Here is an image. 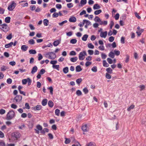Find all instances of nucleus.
<instances>
[{
    "label": "nucleus",
    "instance_id": "1",
    "mask_svg": "<svg viewBox=\"0 0 146 146\" xmlns=\"http://www.w3.org/2000/svg\"><path fill=\"white\" fill-rule=\"evenodd\" d=\"M15 112L13 111H9L7 115V119L10 120L12 119L14 117Z\"/></svg>",
    "mask_w": 146,
    "mask_h": 146
},
{
    "label": "nucleus",
    "instance_id": "2",
    "mask_svg": "<svg viewBox=\"0 0 146 146\" xmlns=\"http://www.w3.org/2000/svg\"><path fill=\"white\" fill-rule=\"evenodd\" d=\"M0 29L4 32L6 33L8 31L9 28L7 24L4 23L0 25Z\"/></svg>",
    "mask_w": 146,
    "mask_h": 146
},
{
    "label": "nucleus",
    "instance_id": "3",
    "mask_svg": "<svg viewBox=\"0 0 146 146\" xmlns=\"http://www.w3.org/2000/svg\"><path fill=\"white\" fill-rule=\"evenodd\" d=\"M20 136V133L18 132H15L12 133L11 134L12 137L14 140H17L19 138Z\"/></svg>",
    "mask_w": 146,
    "mask_h": 146
},
{
    "label": "nucleus",
    "instance_id": "4",
    "mask_svg": "<svg viewBox=\"0 0 146 146\" xmlns=\"http://www.w3.org/2000/svg\"><path fill=\"white\" fill-rule=\"evenodd\" d=\"M49 55L48 59H54L56 57L55 53L53 52H49L46 54V55Z\"/></svg>",
    "mask_w": 146,
    "mask_h": 146
},
{
    "label": "nucleus",
    "instance_id": "5",
    "mask_svg": "<svg viewBox=\"0 0 146 146\" xmlns=\"http://www.w3.org/2000/svg\"><path fill=\"white\" fill-rule=\"evenodd\" d=\"M16 5V3L13 2L9 6L8 9L9 11H12L15 8Z\"/></svg>",
    "mask_w": 146,
    "mask_h": 146
},
{
    "label": "nucleus",
    "instance_id": "6",
    "mask_svg": "<svg viewBox=\"0 0 146 146\" xmlns=\"http://www.w3.org/2000/svg\"><path fill=\"white\" fill-rule=\"evenodd\" d=\"M81 128L83 131L87 132L89 130L90 125L87 124H85L82 126Z\"/></svg>",
    "mask_w": 146,
    "mask_h": 146
},
{
    "label": "nucleus",
    "instance_id": "7",
    "mask_svg": "<svg viewBox=\"0 0 146 146\" xmlns=\"http://www.w3.org/2000/svg\"><path fill=\"white\" fill-rule=\"evenodd\" d=\"M86 55V52L84 51L83 52H80L79 55V59L80 60H83L84 58H83L85 55Z\"/></svg>",
    "mask_w": 146,
    "mask_h": 146
},
{
    "label": "nucleus",
    "instance_id": "8",
    "mask_svg": "<svg viewBox=\"0 0 146 146\" xmlns=\"http://www.w3.org/2000/svg\"><path fill=\"white\" fill-rule=\"evenodd\" d=\"M22 99V97L21 95H17L14 98L13 100H15L16 102H20Z\"/></svg>",
    "mask_w": 146,
    "mask_h": 146
},
{
    "label": "nucleus",
    "instance_id": "9",
    "mask_svg": "<svg viewBox=\"0 0 146 146\" xmlns=\"http://www.w3.org/2000/svg\"><path fill=\"white\" fill-rule=\"evenodd\" d=\"M36 128L37 129L40 131V133L42 134H44L45 133V131L44 129H42V126L39 124H38L36 126Z\"/></svg>",
    "mask_w": 146,
    "mask_h": 146
},
{
    "label": "nucleus",
    "instance_id": "10",
    "mask_svg": "<svg viewBox=\"0 0 146 146\" xmlns=\"http://www.w3.org/2000/svg\"><path fill=\"white\" fill-rule=\"evenodd\" d=\"M42 108L41 105H37L35 107H33L32 108V109L35 111H39Z\"/></svg>",
    "mask_w": 146,
    "mask_h": 146
},
{
    "label": "nucleus",
    "instance_id": "11",
    "mask_svg": "<svg viewBox=\"0 0 146 146\" xmlns=\"http://www.w3.org/2000/svg\"><path fill=\"white\" fill-rule=\"evenodd\" d=\"M107 32L106 31L104 32H101L100 36L101 37L105 38L107 35Z\"/></svg>",
    "mask_w": 146,
    "mask_h": 146
},
{
    "label": "nucleus",
    "instance_id": "12",
    "mask_svg": "<svg viewBox=\"0 0 146 146\" xmlns=\"http://www.w3.org/2000/svg\"><path fill=\"white\" fill-rule=\"evenodd\" d=\"M69 21L71 22H75L76 21V18L74 16H72L69 19Z\"/></svg>",
    "mask_w": 146,
    "mask_h": 146
},
{
    "label": "nucleus",
    "instance_id": "13",
    "mask_svg": "<svg viewBox=\"0 0 146 146\" xmlns=\"http://www.w3.org/2000/svg\"><path fill=\"white\" fill-rule=\"evenodd\" d=\"M38 68L36 66H35L32 68L31 73L32 74H34L36 72Z\"/></svg>",
    "mask_w": 146,
    "mask_h": 146
},
{
    "label": "nucleus",
    "instance_id": "14",
    "mask_svg": "<svg viewBox=\"0 0 146 146\" xmlns=\"http://www.w3.org/2000/svg\"><path fill=\"white\" fill-rule=\"evenodd\" d=\"M28 48V46L25 45H23L21 47V49L23 51H26Z\"/></svg>",
    "mask_w": 146,
    "mask_h": 146
},
{
    "label": "nucleus",
    "instance_id": "15",
    "mask_svg": "<svg viewBox=\"0 0 146 146\" xmlns=\"http://www.w3.org/2000/svg\"><path fill=\"white\" fill-rule=\"evenodd\" d=\"M60 42V40H59L55 41L53 43V45L54 46H56L59 44Z\"/></svg>",
    "mask_w": 146,
    "mask_h": 146
},
{
    "label": "nucleus",
    "instance_id": "16",
    "mask_svg": "<svg viewBox=\"0 0 146 146\" xmlns=\"http://www.w3.org/2000/svg\"><path fill=\"white\" fill-rule=\"evenodd\" d=\"M82 70V69L81 68L80 66V65H78L76 67V72H80Z\"/></svg>",
    "mask_w": 146,
    "mask_h": 146
},
{
    "label": "nucleus",
    "instance_id": "17",
    "mask_svg": "<svg viewBox=\"0 0 146 146\" xmlns=\"http://www.w3.org/2000/svg\"><path fill=\"white\" fill-rule=\"evenodd\" d=\"M47 100L46 99H44L42 102V104L43 106H46L47 102Z\"/></svg>",
    "mask_w": 146,
    "mask_h": 146
},
{
    "label": "nucleus",
    "instance_id": "18",
    "mask_svg": "<svg viewBox=\"0 0 146 146\" xmlns=\"http://www.w3.org/2000/svg\"><path fill=\"white\" fill-rule=\"evenodd\" d=\"M100 7V6L98 4H96L94 5L93 8L94 10H96L99 9Z\"/></svg>",
    "mask_w": 146,
    "mask_h": 146
},
{
    "label": "nucleus",
    "instance_id": "19",
    "mask_svg": "<svg viewBox=\"0 0 146 146\" xmlns=\"http://www.w3.org/2000/svg\"><path fill=\"white\" fill-rule=\"evenodd\" d=\"M48 105L49 107L52 108L54 104L52 100H50L48 102Z\"/></svg>",
    "mask_w": 146,
    "mask_h": 146
},
{
    "label": "nucleus",
    "instance_id": "20",
    "mask_svg": "<svg viewBox=\"0 0 146 146\" xmlns=\"http://www.w3.org/2000/svg\"><path fill=\"white\" fill-rule=\"evenodd\" d=\"M11 17H6L5 19V21L7 23H9L10 22Z\"/></svg>",
    "mask_w": 146,
    "mask_h": 146
},
{
    "label": "nucleus",
    "instance_id": "21",
    "mask_svg": "<svg viewBox=\"0 0 146 146\" xmlns=\"http://www.w3.org/2000/svg\"><path fill=\"white\" fill-rule=\"evenodd\" d=\"M106 71L107 72V73L110 74H112L113 72L112 70L110 67L106 68Z\"/></svg>",
    "mask_w": 146,
    "mask_h": 146
},
{
    "label": "nucleus",
    "instance_id": "22",
    "mask_svg": "<svg viewBox=\"0 0 146 146\" xmlns=\"http://www.w3.org/2000/svg\"><path fill=\"white\" fill-rule=\"evenodd\" d=\"M43 24L44 25L47 26L48 25V23H49V21L46 19H45L43 21Z\"/></svg>",
    "mask_w": 146,
    "mask_h": 146
},
{
    "label": "nucleus",
    "instance_id": "23",
    "mask_svg": "<svg viewBox=\"0 0 146 146\" xmlns=\"http://www.w3.org/2000/svg\"><path fill=\"white\" fill-rule=\"evenodd\" d=\"M13 42H11L9 43L5 44V47L6 48H9L11 46H12L13 45Z\"/></svg>",
    "mask_w": 146,
    "mask_h": 146
},
{
    "label": "nucleus",
    "instance_id": "24",
    "mask_svg": "<svg viewBox=\"0 0 146 146\" xmlns=\"http://www.w3.org/2000/svg\"><path fill=\"white\" fill-rule=\"evenodd\" d=\"M88 37V35L87 34L84 35L82 38V40L84 41H86L87 40Z\"/></svg>",
    "mask_w": 146,
    "mask_h": 146
},
{
    "label": "nucleus",
    "instance_id": "25",
    "mask_svg": "<svg viewBox=\"0 0 146 146\" xmlns=\"http://www.w3.org/2000/svg\"><path fill=\"white\" fill-rule=\"evenodd\" d=\"M103 66L105 67H108L109 66V64L106 62V60H103Z\"/></svg>",
    "mask_w": 146,
    "mask_h": 146
},
{
    "label": "nucleus",
    "instance_id": "26",
    "mask_svg": "<svg viewBox=\"0 0 146 146\" xmlns=\"http://www.w3.org/2000/svg\"><path fill=\"white\" fill-rule=\"evenodd\" d=\"M140 27L139 26H138L137 27V31L136 32V33L137 34V36H140L141 33L140 31H140Z\"/></svg>",
    "mask_w": 146,
    "mask_h": 146
},
{
    "label": "nucleus",
    "instance_id": "27",
    "mask_svg": "<svg viewBox=\"0 0 146 146\" xmlns=\"http://www.w3.org/2000/svg\"><path fill=\"white\" fill-rule=\"evenodd\" d=\"M8 69V68H7L6 66L3 65L1 67V70L2 71H4Z\"/></svg>",
    "mask_w": 146,
    "mask_h": 146
},
{
    "label": "nucleus",
    "instance_id": "28",
    "mask_svg": "<svg viewBox=\"0 0 146 146\" xmlns=\"http://www.w3.org/2000/svg\"><path fill=\"white\" fill-rule=\"evenodd\" d=\"M78 59V57H72L70 58V60L72 62H75Z\"/></svg>",
    "mask_w": 146,
    "mask_h": 146
},
{
    "label": "nucleus",
    "instance_id": "29",
    "mask_svg": "<svg viewBox=\"0 0 146 146\" xmlns=\"http://www.w3.org/2000/svg\"><path fill=\"white\" fill-rule=\"evenodd\" d=\"M83 21L85 22V23H86V25L88 26L89 25H92L91 22L88 20H87L86 19H84L83 20Z\"/></svg>",
    "mask_w": 146,
    "mask_h": 146
},
{
    "label": "nucleus",
    "instance_id": "30",
    "mask_svg": "<svg viewBox=\"0 0 146 146\" xmlns=\"http://www.w3.org/2000/svg\"><path fill=\"white\" fill-rule=\"evenodd\" d=\"M134 107L135 106L133 105H132L127 108V110L128 111H129L133 109Z\"/></svg>",
    "mask_w": 146,
    "mask_h": 146
},
{
    "label": "nucleus",
    "instance_id": "31",
    "mask_svg": "<svg viewBox=\"0 0 146 146\" xmlns=\"http://www.w3.org/2000/svg\"><path fill=\"white\" fill-rule=\"evenodd\" d=\"M109 56L111 57L112 58H113L114 57V54L112 52H110L109 54Z\"/></svg>",
    "mask_w": 146,
    "mask_h": 146
},
{
    "label": "nucleus",
    "instance_id": "32",
    "mask_svg": "<svg viewBox=\"0 0 146 146\" xmlns=\"http://www.w3.org/2000/svg\"><path fill=\"white\" fill-rule=\"evenodd\" d=\"M63 72L65 74H66L68 72V68L67 67L64 68L63 69Z\"/></svg>",
    "mask_w": 146,
    "mask_h": 146
},
{
    "label": "nucleus",
    "instance_id": "33",
    "mask_svg": "<svg viewBox=\"0 0 146 146\" xmlns=\"http://www.w3.org/2000/svg\"><path fill=\"white\" fill-rule=\"evenodd\" d=\"M29 52L30 54H35L36 53V51L35 50L31 49L29 51Z\"/></svg>",
    "mask_w": 146,
    "mask_h": 146
},
{
    "label": "nucleus",
    "instance_id": "34",
    "mask_svg": "<svg viewBox=\"0 0 146 146\" xmlns=\"http://www.w3.org/2000/svg\"><path fill=\"white\" fill-rule=\"evenodd\" d=\"M47 89L49 90L50 91V94L52 95L53 94V88L52 86H50V87L47 88Z\"/></svg>",
    "mask_w": 146,
    "mask_h": 146
},
{
    "label": "nucleus",
    "instance_id": "35",
    "mask_svg": "<svg viewBox=\"0 0 146 146\" xmlns=\"http://www.w3.org/2000/svg\"><path fill=\"white\" fill-rule=\"evenodd\" d=\"M120 19L121 20L123 21L125 20L126 18V15L125 14L122 15L120 17Z\"/></svg>",
    "mask_w": 146,
    "mask_h": 146
},
{
    "label": "nucleus",
    "instance_id": "36",
    "mask_svg": "<svg viewBox=\"0 0 146 146\" xmlns=\"http://www.w3.org/2000/svg\"><path fill=\"white\" fill-rule=\"evenodd\" d=\"M102 12V11L100 10H98L95 11L94 13L95 15H98Z\"/></svg>",
    "mask_w": 146,
    "mask_h": 146
},
{
    "label": "nucleus",
    "instance_id": "37",
    "mask_svg": "<svg viewBox=\"0 0 146 146\" xmlns=\"http://www.w3.org/2000/svg\"><path fill=\"white\" fill-rule=\"evenodd\" d=\"M101 20V19L98 17V16H96L95 18H94V20L96 22H99L100 21V20Z\"/></svg>",
    "mask_w": 146,
    "mask_h": 146
},
{
    "label": "nucleus",
    "instance_id": "38",
    "mask_svg": "<svg viewBox=\"0 0 146 146\" xmlns=\"http://www.w3.org/2000/svg\"><path fill=\"white\" fill-rule=\"evenodd\" d=\"M110 74L107 73H106V78L110 79L111 78V75Z\"/></svg>",
    "mask_w": 146,
    "mask_h": 146
},
{
    "label": "nucleus",
    "instance_id": "39",
    "mask_svg": "<svg viewBox=\"0 0 146 146\" xmlns=\"http://www.w3.org/2000/svg\"><path fill=\"white\" fill-rule=\"evenodd\" d=\"M91 70L94 72H96L97 71V68L96 66H94L92 68Z\"/></svg>",
    "mask_w": 146,
    "mask_h": 146
},
{
    "label": "nucleus",
    "instance_id": "40",
    "mask_svg": "<svg viewBox=\"0 0 146 146\" xmlns=\"http://www.w3.org/2000/svg\"><path fill=\"white\" fill-rule=\"evenodd\" d=\"M33 123L31 122H29L28 124V126L29 128L32 129L33 128Z\"/></svg>",
    "mask_w": 146,
    "mask_h": 146
},
{
    "label": "nucleus",
    "instance_id": "41",
    "mask_svg": "<svg viewBox=\"0 0 146 146\" xmlns=\"http://www.w3.org/2000/svg\"><path fill=\"white\" fill-rule=\"evenodd\" d=\"M65 140L64 141V143L66 144H68L70 142V139L67 138H65Z\"/></svg>",
    "mask_w": 146,
    "mask_h": 146
},
{
    "label": "nucleus",
    "instance_id": "42",
    "mask_svg": "<svg viewBox=\"0 0 146 146\" xmlns=\"http://www.w3.org/2000/svg\"><path fill=\"white\" fill-rule=\"evenodd\" d=\"M29 43L31 45L34 44L35 43L34 40L33 39H31L29 41Z\"/></svg>",
    "mask_w": 146,
    "mask_h": 146
},
{
    "label": "nucleus",
    "instance_id": "43",
    "mask_svg": "<svg viewBox=\"0 0 146 146\" xmlns=\"http://www.w3.org/2000/svg\"><path fill=\"white\" fill-rule=\"evenodd\" d=\"M77 41V40L76 39H72L70 40V42L72 44H75L76 42Z\"/></svg>",
    "mask_w": 146,
    "mask_h": 146
},
{
    "label": "nucleus",
    "instance_id": "44",
    "mask_svg": "<svg viewBox=\"0 0 146 146\" xmlns=\"http://www.w3.org/2000/svg\"><path fill=\"white\" fill-rule=\"evenodd\" d=\"M82 81V79L81 78H79L77 79L76 80V82L78 85H79L80 83Z\"/></svg>",
    "mask_w": 146,
    "mask_h": 146
},
{
    "label": "nucleus",
    "instance_id": "45",
    "mask_svg": "<svg viewBox=\"0 0 146 146\" xmlns=\"http://www.w3.org/2000/svg\"><path fill=\"white\" fill-rule=\"evenodd\" d=\"M53 68H55L56 69H57L58 70H59V65H52V66Z\"/></svg>",
    "mask_w": 146,
    "mask_h": 146
},
{
    "label": "nucleus",
    "instance_id": "46",
    "mask_svg": "<svg viewBox=\"0 0 146 146\" xmlns=\"http://www.w3.org/2000/svg\"><path fill=\"white\" fill-rule=\"evenodd\" d=\"M114 52V54L116 56H118L120 54V52L119 50H115Z\"/></svg>",
    "mask_w": 146,
    "mask_h": 146
},
{
    "label": "nucleus",
    "instance_id": "47",
    "mask_svg": "<svg viewBox=\"0 0 146 146\" xmlns=\"http://www.w3.org/2000/svg\"><path fill=\"white\" fill-rule=\"evenodd\" d=\"M12 34L11 33L6 37V38L8 40H10L12 38Z\"/></svg>",
    "mask_w": 146,
    "mask_h": 146
},
{
    "label": "nucleus",
    "instance_id": "48",
    "mask_svg": "<svg viewBox=\"0 0 146 146\" xmlns=\"http://www.w3.org/2000/svg\"><path fill=\"white\" fill-rule=\"evenodd\" d=\"M60 110L58 109H56L55 110V114L59 116V113H60Z\"/></svg>",
    "mask_w": 146,
    "mask_h": 146
},
{
    "label": "nucleus",
    "instance_id": "49",
    "mask_svg": "<svg viewBox=\"0 0 146 146\" xmlns=\"http://www.w3.org/2000/svg\"><path fill=\"white\" fill-rule=\"evenodd\" d=\"M129 56L128 55H127L126 56V58L125 59V62L127 63L129 61Z\"/></svg>",
    "mask_w": 146,
    "mask_h": 146
},
{
    "label": "nucleus",
    "instance_id": "50",
    "mask_svg": "<svg viewBox=\"0 0 146 146\" xmlns=\"http://www.w3.org/2000/svg\"><path fill=\"white\" fill-rule=\"evenodd\" d=\"M83 91L85 94H86L88 93L89 91L86 87L85 88L83 89Z\"/></svg>",
    "mask_w": 146,
    "mask_h": 146
},
{
    "label": "nucleus",
    "instance_id": "51",
    "mask_svg": "<svg viewBox=\"0 0 146 146\" xmlns=\"http://www.w3.org/2000/svg\"><path fill=\"white\" fill-rule=\"evenodd\" d=\"M38 61H40L43 58L42 56L40 53H39L38 54Z\"/></svg>",
    "mask_w": 146,
    "mask_h": 146
},
{
    "label": "nucleus",
    "instance_id": "52",
    "mask_svg": "<svg viewBox=\"0 0 146 146\" xmlns=\"http://www.w3.org/2000/svg\"><path fill=\"white\" fill-rule=\"evenodd\" d=\"M95 143L93 142H91L87 144V146H95Z\"/></svg>",
    "mask_w": 146,
    "mask_h": 146
},
{
    "label": "nucleus",
    "instance_id": "53",
    "mask_svg": "<svg viewBox=\"0 0 146 146\" xmlns=\"http://www.w3.org/2000/svg\"><path fill=\"white\" fill-rule=\"evenodd\" d=\"M45 72V71L43 68L40 71L39 74L41 75H42L44 74Z\"/></svg>",
    "mask_w": 146,
    "mask_h": 146
},
{
    "label": "nucleus",
    "instance_id": "54",
    "mask_svg": "<svg viewBox=\"0 0 146 146\" xmlns=\"http://www.w3.org/2000/svg\"><path fill=\"white\" fill-rule=\"evenodd\" d=\"M88 47L90 48L93 49L94 48V46L91 43H90L88 44Z\"/></svg>",
    "mask_w": 146,
    "mask_h": 146
},
{
    "label": "nucleus",
    "instance_id": "55",
    "mask_svg": "<svg viewBox=\"0 0 146 146\" xmlns=\"http://www.w3.org/2000/svg\"><path fill=\"white\" fill-rule=\"evenodd\" d=\"M76 94L78 96H79L81 95L82 94L80 90H78L76 92Z\"/></svg>",
    "mask_w": 146,
    "mask_h": 146
},
{
    "label": "nucleus",
    "instance_id": "56",
    "mask_svg": "<svg viewBox=\"0 0 146 146\" xmlns=\"http://www.w3.org/2000/svg\"><path fill=\"white\" fill-rule=\"evenodd\" d=\"M11 107L14 109H16L17 108V106L14 104H12L11 105Z\"/></svg>",
    "mask_w": 146,
    "mask_h": 146
},
{
    "label": "nucleus",
    "instance_id": "57",
    "mask_svg": "<svg viewBox=\"0 0 146 146\" xmlns=\"http://www.w3.org/2000/svg\"><path fill=\"white\" fill-rule=\"evenodd\" d=\"M86 0H81L80 1V3L82 5H84L86 4Z\"/></svg>",
    "mask_w": 146,
    "mask_h": 146
},
{
    "label": "nucleus",
    "instance_id": "58",
    "mask_svg": "<svg viewBox=\"0 0 146 146\" xmlns=\"http://www.w3.org/2000/svg\"><path fill=\"white\" fill-rule=\"evenodd\" d=\"M30 8L31 11H34L35 10L36 6L35 5H31L30 6Z\"/></svg>",
    "mask_w": 146,
    "mask_h": 146
},
{
    "label": "nucleus",
    "instance_id": "59",
    "mask_svg": "<svg viewBox=\"0 0 146 146\" xmlns=\"http://www.w3.org/2000/svg\"><path fill=\"white\" fill-rule=\"evenodd\" d=\"M67 22V20H65L61 22V23H58L59 25L60 26H62L65 23H66Z\"/></svg>",
    "mask_w": 146,
    "mask_h": 146
},
{
    "label": "nucleus",
    "instance_id": "60",
    "mask_svg": "<svg viewBox=\"0 0 146 146\" xmlns=\"http://www.w3.org/2000/svg\"><path fill=\"white\" fill-rule=\"evenodd\" d=\"M67 5V7L69 8H70L73 7V4L72 3H68Z\"/></svg>",
    "mask_w": 146,
    "mask_h": 146
},
{
    "label": "nucleus",
    "instance_id": "61",
    "mask_svg": "<svg viewBox=\"0 0 146 146\" xmlns=\"http://www.w3.org/2000/svg\"><path fill=\"white\" fill-rule=\"evenodd\" d=\"M12 82V80L10 78H9L7 80V82L9 84H11Z\"/></svg>",
    "mask_w": 146,
    "mask_h": 146
},
{
    "label": "nucleus",
    "instance_id": "62",
    "mask_svg": "<svg viewBox=\"0 0 146 146\" xmlns=\"http://www.w3.org/2000/svg\"><path fill=\"white\" fill-rule=\"evenodd\" d=\"M114 38L113 36H111L109 38V40L110 42H112L114 40Z\"/></svg>",
    "mask_w": 146,
    "mask_h": 146
},
{
    "label": "nucleus",
    "instance_id": "63",
    "mask_svg": "<svg viewBox=\"0 0 146 146\" xmlns=\"http://www.w3.org/2000/svg\"><path fill=\"white\" fill-rule=\"evenodd\" d=\"M58 16V14L57 13H54L52 15V17L56 18Z\"/></svg>",
    "mask_w": 146,
    "mask_h": 146
},
{
    "label": "nucleus",
    "instance_id": "64",
    "mask_svg": "<svg viewBox=\"0 0 146 146\" xmlns=\"http://www.w3.org/2000/svg\"><path fill=\"white\" fill-rule=\"evenodd\" d=\"M0 146H5V143L3 141L0 140Z\"/></svg>",
    "mask_w": 146,
    "mask_h": 146
}]
</instances>
